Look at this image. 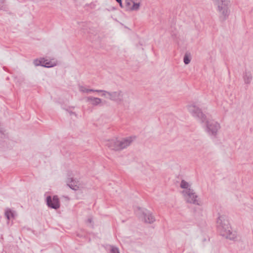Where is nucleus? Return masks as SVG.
<instances>
[{"label": "nucleus", "instance_id": "obj_1", "mask_svg": "<svg viewBox=\"0 0 253 253\" xmlns=\"http://www.w3.org/2000/svg\"><path fill=\"white\" fill-rule=\"evenodd\" d=\"M132 94L127 91L122 90H117L114 91H109L107 98L124 106H128L131 102Z\"/></svg>", "mask_w": 253, "mask_h": 253}, {"label": "nucleus", "instance_id": "obj_2", "mask_svg": "<svg viewBox=\"0 0 253 253\" xmlns=\"http://www.w3.org/2000/svg\"><path fill=\"white\" fill-rule=\"evenodd\" d=\"M187 109L189 113L199 122L204 123L206 121V116L203 113L204 103L199 101L192 102L187 105Z\"/></svg>", "mask_w": 253, "mask_h": 253}, {"label": "nucleus", "instance_id": "obj_3", "mask_svg": "<svg viewBox=\"0 0 253 253\" xmlns=\"http://www.w3.org/2000/svg\"><path fill=\"white\" fill-rule=\"evenodd\" d=\"M133 140V139L132 137L124 138L121 140L112 139L108 141L106 145L111 150L119 151L129 146Z\"/></svg>", "mask_w": 253, "mask_h": 253}, {"label": "nucleus", "instance_id": "obj_4", "mask_svg": "<svg viewBox=\"0 0 253 253\" xmlns=\"http://www.w3.org/2000/svg\"><path fill=\"white\" fill-rule=\"evenodd\" d=\"M182 193L187 202L197 205H200V201L193 189L184 190Z\"/></svg>", "mask_w": 253, "mask_h": 253}, {"label": "nucleus", "instance_id": "obj_5", "mask_svg": "<svg viewBox=\"0 0 253 253\" xmlns=\"http://www.w3.org/2000/svg\"><path fill=\"white\" fill-rule=\"evenodd\" d=\"M46 204L48 207L57 210L60 208L59 199L57 195H54L52 198L50 196L46 198Z\"/></svg>", "mask_w": 253, "mask_h": 253}, {"label": "nucleus", "instance_id": "obj_6", "mask_svg": "<svg viewBox=\"0 0 253 253\" xmlns=\"http://www.w3.org/2000/svg\"><path fill=\"white\" fill-rule=\"evenodd\" d=\"M219 230L221 234L228 238L230 239H234L235 238V233H232L230 231V227L228 224H224V226H222L219 227Z\"/></svg>", "mask_w": 253, "mask_h": 253}, {"label": "nucleus", "instance_id": "obj_7", "mask_svg": "<svg viewBox=\"0 0 253 253\" xmlns=\"http://www.w3.org/2000/svg\"><path fill=\"white\" fill-rule=\"evenodd\" d=\"M228 3L229 2L227 1H222L221 3H219V10L223 16H225L228 14L227 8Z\"/></svg>", "mask_w": 253, "mask_h": 253}, {"label": "nucleus", "instance_id": "obj_8", "mask_svg": "<svg viewBox=\"0 0 253 253\" xmlns=\"http://www.w3.org/2000/svg\"><path fill=\"white\" fill-rule=\"evenodd\" d=\"M143 216L144 222L148 223H152L155 220V217L152 214L148 211L145 210V211L143 212Z\"/></svg>", "mask_w": 253, "mask_h": 253}, {"label": "nucleus", "instance_id": "obj_9", "mask_svg": "<svg viewBox=\"0 0 253 253\" xmlns=\"http://www.w3.org/2000/svg\"><path fill=\"white\" fill-rule=\"evenodd\" d=\"M85 99L86 102H90L94 106L99 105L102 103V99L98 97L88 96Z\"/></svg>", "mask_w": 253, "mask_h": 253}, {"label": "nucleus", "instance_id": "obj_10", "mask_svg": "<svg viewBox=\"0 0 253 253\" xmlns=\"http://www.w3.org/2000/svg\"><path fill=\"white\" fill-rule=\"evenodd\" d=\"M78 181H76L73 178H68L67 183L68 186L74 190H77L79 189Z\"/></svg>", "mask_w": 253, "mask_h": 253}, {"label": "nucleus", "instance_id": "obj_11", "mask_svg": "<svg viewBox=\"0 0 253 253\" xmlns=\"http://www.w3.org/2000/svg\"><path fill=\"white\" fill-rule=\"evenodd\" d=\"M5 215L8 220L13 218L15 217V212L10 209H6L5 211Z\"/></svg>", "mask_w": 253, "mask_h": 253}, {"label": "nucleus", "instance_id": "obj_12", "mask_svg": "<svg viewBox=\"0 0 253 253\" xmlns=\"http://www.w3.org/2000/svg\"><path fill=\"white\" fill-rule=\"evenodd\" d=\"M42 66L46 67V68H49L53 67L55 64H52L50 62H48L47 60H45L43 59H42Z\"/></svg>", "mask_w": 253, "mask_h": 253}, {"label": "nucleus", "instance_id": "obj_13", "mask_svg": "<svg viewBox=\"0 0 253 253\" xmlns=\"http://www.w3.org/2000/svg\"><path fill=\"white\" fill-rule=\"evenodd\" d=\"M140 3H135L134 1L133 2L132 5L130 7L129 10L131 11H137L139 9Z\"/></svg>", "mask_w": 253, "mask_h": 253}, {"label": "nucleus", "instance_id": "obj_14", "mask_svg": "<svg viewBox=\"0 0 253 253\" xmlns=\"http://www.w3.org/2000/svg\"><path fill=\"white\" fill-rule=\"evenodd\" d=\"M134 1L133 0H125V4L126 10H129Z\"/></svg>", "mask_w": 253, "mask_h": 253}, {"label": "nucleus", "instance_id": "obj_15", "mask_svg": "<svg viewBox=\"0 0 253 253\" xmlns=\"http://www.w3.org/2000/svg\"><path fill=\"white\" fill-rule=\"evenodd\" d=\"M189 186V183L188 182H187L186 181H185V180H182L181 181V183H180L181 188L184 189V190L191 189L190 188H188Z\"/></svg>", "mask_w": 253, "mask_h": 253}, {"label": "nucleus", "instance_id": "obj_16", "mask_svg": "<svg viewBox=\"0 0 253 253\" xmlns=\"http://www.w3.org/2000/svg\"><path fill=\"white\" fill-rule=\"evenodd\" d=\"M191 61L190 56L187 53H186L183 58V61L184 63L186 65L188 64Z\"/></svg>", "mask_w": 253, "mask_h": 253}, {"label": "nucleus", "instance_id": "obj_17", "mask_svg": "<svg viewBox=\"0 0 253 253\" xmlns=\"http://www.w3.org/2000/svg\"><path fill=\"white\" fill-rule=\"evenodd\" d=\"M95 92H102V96L105 97L106 98L107 97L106 95H108V93L109 91L105 90H99V89H96Z\"/></svg>", "mask_w": 253, "mask_h": 253}, {"label": "nucleus", "instance_id": "obj_18", "mask_svg": "<svg viewBox=\"0 0 253 253\" xmlns=\"http://www.w3.org/2000/svg\"><path fill=\"white\" fill-rule=\"evenodd\" d=\"M110 253H120V252L118 248L115 247H112Z\"/></svg>", "mask_w": 253, "mask_h": 253}, {"label": "nucleus", "instance_id": "obj_19", "mask_svg": "<svg viewBox=\"0 0 253 253\" xmlns=\"http://www.w3.org/2000/svg\"><path fill=\"white\" fill-rule=\"evenodd\" d=\"M79 90L81 91V92H84V93H88V89H86L85 88L84 86H80V87H79Z\"/></svg>", "mask_w": 253, "mask_h": 253}, {"label": "nucleus", "instance_id": "obj_20", "mask_svg": "<svg viewBox=\"0 0 253 253\" xmlns=\"http://www.w3.org/2000/svg\"><path fill=\"white\" fill-rule=\"evenodd\" d=\"M34 64L36 65V66H42V60H38V59H36L34 60Z\"/></svg>", "mask_w": 253, "mask_h": 253}, {"label": "nucleus", "instance_id": "obj_21", "mask_svg": "<svg viewBox=\"0 0 253 253\" xmlns=\"http://www.w3.org/2000/svg\"><path fill=\"white\" fill-rule=\"evenodd\" d=\"M5 5V0H0V9L4 7Z\"/></svg>", "mask_w": 253, "mask_h": 253}, {"label": "nucleus", "instance_id": "obj_22", "mask_svg": "<svg viewBox=\"0 0 253 253\" xmlns=\"http://www.w3.org/2000/svg\"><path fill=\"white\" fill-rule=\"evenodd\" d=\"M69 113L70 114V115L71 116L73 115L76 116V113L75 112H72V111H69Z\"/></svg>", "mask_w": 253, "mask_h": 253}, {"label": "nucleus", "instance_id": "obj_23", "mask_svg": "<svg viewBox=\"0 0 253 253\" xmlns=\"http://www.w3.org/2000/svg\"><path fill=\"white\" fill-rule=\"evenodd\" d=\"M96 89H88V93L90 92H95Z\"/></svg>", "mask_w": 253, "mask_h": 253}, {"label": "nucleus", "instance_id": "obj_24", "mask_svg": "<svg viewBox=\"0 0 253 253\" xmlns=\"http://www.w3.org/2000/svg\"><path fill=\"white\" fill-rule=\"evenodd\" d=\"M119 4H120V6L121 7H123V4H122V0H121V1H117Z\"/></svg>", "mask_w": 253, "mask_h": 253}, {"label": "nucleus", "instance_id": "obj_25", "mask_svg": "<svg viewBox=\"0 0 253 253\" xmlns=\"http://www.w3.org/2000/svg\"><path fill=\"white\" fill-rule=\"evenodd\" d=\"M87 222L91 223L92 222V219L90 218L87 219Z\"/></svg>", "mask_w": 253, "mask_h": 253}, {"label": "nucleus", "instance_id": "obj_26", "mask_svg": "<svg viewBox=\"0 0 253 253\" xmlns=\"http://www.w3.org/2000/svg\"><path fill=\"white\" fill-rule=\"evenodd\" d=\"M215 127H216L215 130H216L217 129V128L219 127L218 125L216 124Z\"/></svg>", "mask_w": 253, "mask_h": 253}, {"label": "nucleus", "instance_id": "obj_27", "mask_svg": "<svg viewBox=\"0 0 253 253\" xmlns=\"http://www.w3.org/2000/svg\"><path fill=\"white\" fill-rule=\"evenodd\" d=\"M116 0L117 2V1H121V0Z\"/></svg>", "mask_w": 253, "mask_h": 253}]
</instances>
